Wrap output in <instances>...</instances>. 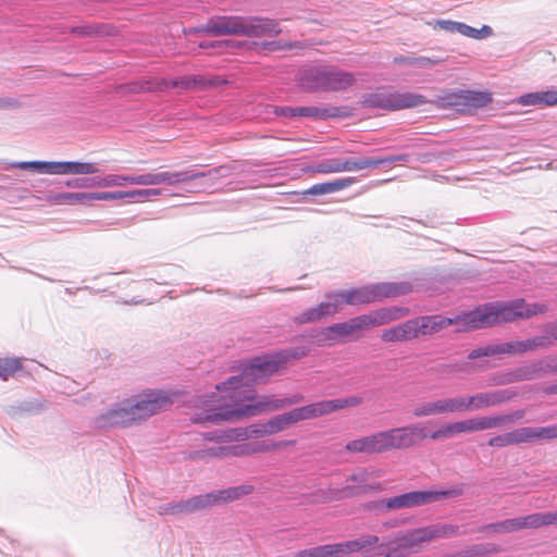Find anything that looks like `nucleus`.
<instances>
[{
    "mask_svg": "<svg viewBox=\"0 0 557 557\" xmlns=\"http://www.w3.org/2000/svg\"><path fill=\"white\" fill-rule=\"evenodd\" d=\"M171 405L169 393L150 389L114 404L95 419V425L98 429L129 426L166 410Z\"/></svg>",
    "mask_w": 557,
    "mask_h": 557,
    "instance_id": "1",
    "label": "nucleus"
},
{
    "mask_svg": "<svg viewBox=\"0 0 557 557\" xmlns=\"http://www.w3.org/2000/svg\"><path fill=\"white\" fill-rule=\"evenodd\" d=\"M224 398L231 404L225 403L218 408L203 410L194 418V421L218 423L285 408L284 398L270 395L257 397L253 391H235L233 394H226Z\"/></svg>",
    "mask_w": 557,
    "mask_h": 557,
    "instance_id": "2",
    "label": "nucleus"
},
{
    "mask_svg": "<svg viewBox=\"0 0 557 557\" xmlns=\"http://www.w3.org/2000/svg\"><path fill=\"white\" fill-rule=\"evenodd\" d=\"M210 36H276L281 33L275 20L255 15H214L199 29Z\"/></svg>",
    "mask_w": 557,
    "mask_h": 557,
    "instance_id": "3",
    "label": "nucleus"
},
{
    "mask_svg": "<svg viewBox=\"0 0 557 557\" xmlns=\"http://www.w3.org/2000/svg\"><path fill=\"white\" fill-rule=\"evenodd\" d=\"M547 307L540 304H528L524 299H515L508 302H490L467 312L468 327L476 330L499 323L513 322L519 319H529L545 312Z\"/></svg>",
    "mask_w": 557,
    "mask_h": 557,
    "instance_id": "4",
    "label": "nucleus"
},
{
    "mask_svg": "<svg viewBox=\"0 0 557 557\" xmlns=\"http://www.w3.org/2000/svg\"><path fill=\"white\" fill-rule=\"evenodd\" d=\"M408 309L401 307H388L373 310L367 314H361L349 319L348 321L335 323L322 329L314 336V341L322 345L325 342L333 341V334L348 336L357 331L369 330L375 326L388 324L393 321L404 318Z\"/></svg>",
    "mask_w": 557,
    "mask_h": 557,
    "instance_id": "5",
    "label": "nucleus"
},
{
    "mask_svg": "<svg viewBox=\"0 0 557 557\" xmlns=\"http://www.w3.org/2000/svg\"><path fill=\"white\" fill-rule=\"evenodd\" d=\"M299 83L308 91H341L351 87L356 78L338 66L315 64L300 72Z\"/></svg>",
    "mask_w": 557,
    "mask_h": 557,
    "instance_id": "6",
    "label": "nucleus"
},
{
    "mask_svg": "<svg viewBox=\"0 0 557 557\" xmlns=\"http://www.w3.org/2000/svg\"><path fill=\"white\" fill-rule=\"evenodd\" d=\"M282 369L275 352L255 357L244 366L239 375L231 376L225 382L218 384L215 388L233 394L235 391H243L240 388L243 386L267 382L270 376L278 373Z\"/></svg>",
    "mask_w": 557,
    "mask_h": 557,
    "instance_id": "7",
    "label": "nucleus"
},
{
    "mask_svg": "<svg viewBox=\"0 0 557 557\" xmlns=\"http://www.w3.org/2000/svg\"><path fill=\"white\" fill-rule=\"evenodd\" d=\"M461 485H455L446 490L438 491H411L387 499L373 500L367 504L370 510L387 512L391 510L409 509L421 507L444 498H451L462 495Z\"/></svg>",
    "mask_w": 557,
    "mask_h": 557,
    "instance_id": "8",
    "label": "nucleus"
},
{
    "mask_svg": "<svg viewBox=\"0 0 557 557\" xmlns=\"http://www.w3.org/2000/svg\"><path fill=\"white\" fill-rule=\"evenodd\" d=\"M411 289L412 286L408 282H382L364 285L359 288L334 292L332 297H335L341 309L343 304L350 306L371 304L384 298L406 295Z\"/></svg>",
    "mask_w": 557,
    "mask_h": 557,
    "instance_id": "9",
    "label": "nucleus"
},
{
    "mask_svg": "<svg viewBox=\"0 0 557 557\" xmlns=\"http://www.w3.org/2000/svg\"><path fill=\"white\" fill-rule=\"evenodd\" d=\"M428 99L420 94L399 92L389 88H377L376 90L366 94L361 98L363 108L381 109L386 111H397L403 109L416 108L423 106Z\"/></svg>",
    "mask_w": 557,
    "mask_h": 557,
    "instance_id": "10",
    "label": "nucleus"
},
{
    "mask_svg": "<svg viewBox=\"0 0 557 557\" xmlns=\"http://www.w3.org/2000/svg\"><path fill=\"white\" fill-rule=\"evenodd\" d=\"M423 543L428 542L422 528L399 531L381 542L376 555L384 557H409L418 552Z\"/></svg>",
    "mask_w": 557,
    "mask_h": 557,
    "instance_id": "11",
    "label": "nucleus"
},
{
    "mask_svg": "<svg viewBox=\"0 0 557 557\" xmlns=\"http://www.w3.org/2000/svg\"><path fill=\"white\" fill-rule=\"evenodd\" d=\"M557 438V424L548 426H523L505 434L492 436L487 445L495 448H503L522 443H534L542 440Z\"/></svg>",
    "mask_w": 557,
    "mask_h": 557,
    "instance_id": "12",
    "label": "nucleus"
},
{
    "mask_svg": "<svg viewBox=\"0 0 557 557\" xmlns=\"http://www.w3.org/2000/svg\"><path fill=\"white\" fill-rule=\"evenodd\" d=\"M539 349H545V342L544 338H541V335L523 341H512L479 347L471 350L468 358L475 360L481 357H493L497 355H523Z\"/></svg>",
    "mask_w": 557,
    "mask_h": 557,
    "instance_id": "13",
    "label": "nucleus"
},
{
    "mask_svg": "<svg viewBox=\"0 0 557 557\" xmlns=\"http://www.w3.org/2000/svg\"><path fill=\"white\" fill-rule=\"evenodd\" d=\"M363 401L360 396H349L346 398L321 400L318 403L309 404L302 407H298L292 410L295 423L302 420H310L319 418L334 411L356 407Z\"/></svg>",
    "mask_w": 557,
    "mask_h": 557,
    "instance_id": "14",
    "label": "nucleus"
},
{
    "mask_svg": "<svg viewBox=\"0 0 557 557\" xmlns=\"http://www.w3.org/2000/svg\"><path fill=\"white\" fill-rule=\"evenodd\" d=\"M467 312L457 314L454 318H447L442 314H432V315H419L414 318L416 329L418 338L424 336H432L436 333H440L442 330L456 325L457 332H466L469 331Z\"/></svg>",
    "mask_w": 557,
    "mask_h": 557,
    "instance_id": "15",
    "label": "nucleus"
},
{
    "mask_svg": "<svg viewBox=\"0 0 557 557\" xmlns=\"http://www.w3.org/2000/svg\"><path fill=\"white\" fill-rule=\"evenodd\" d=\"M227 169L225 166H219L208 172H197L195 170H186L180 172H158V173H146L148 185H175L178 183L189 182L198 180L200 177L210 176L219 177L225 176Z\"/></svg>",
    "mask_w": 557,
    "mask_h": 557,
    "instance_id": "16",
    "label": "nucleus"
},
{
    "mask_svg": "<svg viewBox=\"0 0 557 557\" xmlns=\"http://www.w3.org/2000/svg\"><path fill=\"white\" fill-rule=\"evenodd\" d=\"M202 82L203 78L197 76L181 77L172 81H166L165 78H150L131 83L128 90L132 92H158L169 88L189 89Z\"/></svg>",
    "mask_w": 557,
    "mask_h": 557,
    "instance_id": "17",
    "label": "nucleus"
},
{
    "mask_svg": "<svg viewBox=\"0 0 557 557\" xmlns=\"http://www.w3.org/2000/svg\"><path fill=\"white\" fill-rule=\"evenodd\" d=\"M387 432L392 450L412 447L428 437L425 426L420 423L389 429Z\"/></svg>",
    "mask_w": 557,
    "mask_h": 557,
    "instance_id": "18",
    "label": "nucleus"
},
{
    "mask_svg": "<svg viewBox=\"0 0 557 557\" xmlns=\"http://www.w3.org/2000/svg\"><path fill=\"white\" fill-rule=\"evenodd\" d=\"M445 104L462 110L479 109L492 102V95L486 91L459 90L443 98Z\"/></svg>",
    "mask_w": 557,
    "mask_h": 557,
    "instance_id": "19",
    "label": "nucleus"
},
{
    "mask_svg": "<svg viewBox=\"0 0 557 557\" xmlns=\"http://www.w3.org/2000/svg\"><path fill=\"white\" fill-rule=\"evenodd\" d=\"M516 395V392L511 389H493L467 396L470 411H476L490 407H496L512 399Z\"/></svg>",
    "mask_w": 557,
    "mask_h": 557,
    "instance_id": "20",
    "label": "nucleus"
},
{
    "mask_svg": "<svg viewBox=\"0 0 557 557\" xmlns=\"http://www.w3.org/2000/svg\"><path fill=\"white\" fill-rule=\"evenodd\" d=\"M333 295V293H327L325 301L320 302L313 308L306 309L294 318V322L296 324L315 323L338 312L337 300L335 297H332Z\"/></svg>",
    "mask_w": 557,
    "mask_h": 557,
    "instance_id": "21",
    "label": "nucleus"
},
{
    "mask_svg": "<svg viewBox=\"0 0 557 557\" xmlns=\"http://www.w3.org/2000/svg\"><path fill=\"white\" fill-rule=\"evenodd\" d=\"M476 431H483L480 417L448 423L443 428L432 432L428 435L431 440L449 438L453 435L460 433H472Z\"/></svg>",
    "mask_w": 557,
    "mask_h": 557,
    "instance_id": "22",
    "label": "nucleus"
},
{
    "mask_svg": "<svg viewBox=\"0 0 557 557\" xmlns=\"http://www.w3.org/2000/svg\"><path fill=\"white\" fill-rule=\"evenodd\" d=\"M385 343L411 342L418 339L414 318L386 329L381 334Z\"/></svg>",
    "mask_w": 557,
    "mask_h": 557,
    "instance_id": "23",
    "label": "nucleus"
},
{
    "mask_svg": "<svg viewBox=\"0 0 557 557\" xmlns=\"http://www.w3.org/2000/svg\"><path fill=\"white\" fill-rule=\"evenodd\" d=\"M513 102L522 107H556L557 89L552 88L547 90L523 94L516 98Z\"/></svg>",
    "mask_w": 557,
    "mask_h": 557,
    "instance_id": "24",
    "label": "nucleus"
},
{
    "mask_svg": "<svg viewBox=\"0 0 557 557\" xmlns=\"http://www.w3.org/2000/svg\"><path fill=\"white\" fill-rule=\"evenodd\" d=\"M66 186L72 188H104L123 186L122 175L108 174L104 176H92V177H79L66 181Z\"/></svg>",
    "mask_w": 557,
    "mask_h": 557,
    "instance_id": "25",
    "label": "nucleus"
},
{
    "mask_svg": "<svg viewBox=\"0 0 557 557\" xmlns=\"http://www.w3.org/2000/svg\"><path fill=\"white\" fill-rule=\"evenodd\" d=\"M351 115L348 107H298V116L314 120L348 117Z\"/></svg>",
    "mask_w": 557,
    "mask_h": 557,
    "instance_id": "26",
    "label": "nucleus"
},
{
    "mask_svg": "<svg viewBox=\"0 0 557 557\" xmlns=\"http://www.w3.org/2000/svg\"><path fill=\"white\" fill-rule=\"evenodd\" d=\"M355 183L352 177L336 178L334 181L319 183L301 191L304 196H321L343 190Z\"/></svg>",
    "mask_w": 557,
    "mask_h": 557,
    "instance_id": "27",
    "label": "nucleus"
},
{
    "mask_svg": "<svg viewBox=\"0 0 557 557\" xmlns=\"http://www.w3.org/2000/svg\"><path fill=\"white\" fill-rule=\"evenodd\" d=\"M525 414L524 410H516L509 413L504 414H494V416H483L480 417L482 429L491 430L495 428L505 426L508 424H512L519 420H521Z\"/></svg>",
    "mask_w": 557,
    "mask_h": 557,
    "instance_id": "28",
    "label": "nucleus"
},
{
    "mask_svg": "<svg viewBox=\"0 0 557 557\" xmlns=\"http://www.w3.org/2000/svg\"><path fill=\"white\" fill-rule=\"evenodd\" d=\"M98 172V165L92 162L59 161V175H89Z\"/></svg>",
    "mask_w": 557,
    "mask_h": 557,
    "instance_id": "29",
    "label": "nucleus"
},
{
    "mask_svg": "<svg viewBox=\"0 0 557 557\" xmlns=\"http://www.w3.org/2000/svg\"><path fill=\"white\" fill-rule=\"evenodd\" d=\"M12 168L37 173L59 175V161H16L11 162L9 166H7V169Z\"/></svg>",
    "mask_w": 557,
    "mask_h": 557,
    "instance_id": "30",
    "label": "nucleus"
},
{
    "mask_svg": "<svg viewBox=\"0 0 557 557\" xmlns=\"http://www.w3.org/2000/svg\"><path fill=\"white\" fill-rule=\"evenodd\" d=\"M426 542L437 539H447L458 534V525L449 523H436L422 527Z\"/></svg>",
    "mask_w": 557,
    "mask_h": 557,
    "instance_id": "31",
    "label": "nucleus"
},
{
    "mask_svg": "<svg viewBox=\"0 0 557 557\" xmlns=\"http://www.w3.org/2000/svg\"><path fill=\"white\" fill-rule=\"evenodd\" d=\"M253 486L251 484H242L238 486H232L225 490L215 491L218 503L225 504L228 502H233L242 498L243 496L249 495L253 492Z\"/></svg>",
    "mask_w": 557,
    "mask_h": 557,
    "instance_id": "32",
    "label": "nucleus"
},
{
    "mask_svg": "<svg viewBox=\"0 0 557 557\" xmlns=\"http://www.w3.org/2000/svg\"><path fill=\"white\" fill-rule=\"evenodd\" d=\"M520 517L506 519L499 522L488 523L480 528L481 532H493V533H513L521 531Z\"/></svg>",
    "mask_w": 557,
    "mask_h": 557,
    "instance_id": "33",
    "label": "nucleus"
},
{
    "mask_svg": "<svg viewBox=\"0 0 557 557\" xmlns=\"http://www.w3.org/2000/svg\"><path fill=\"white\" fill-rule=\"evenodd\" d=\"M341 166L342 172H356L377 168V161H375V158L368 157L348 159L341 158Z\"/></svg>",
    "mask_w": 557,
    "mask_h": 557,
    "instance_id": "34",
    "label": "nucleus"
},
{
    "mask_svg": "<svg viewBox=\"0 0 557 557\" xmlns=\"http://www.w3.org/2000/svg\"><path fill=\"white\" fill-rule=\"evenodd\" d=\"M371 472H369L366 468L358 469L351 475L348 476L347 482L356 483V487L359 493H366L373 490H380L381 486L379 483L376 484H368Z\"/></svg>",
    "mask_w": 557,
    "mask_h": 557,
    "instance_id": "35",
    "label": "nucleus"
},
{
    "mask_svg": "<svg viewBox=\"0 0 557 557\" xmlns=\"http://www.w3.org/2000/svg\"><path fill=\"white\" fill-rule=\"evenodd\" d=\"M216 496L218 495H216L215 491H212L207 494L197 495V496H193V497L188 498L187 503H188L189 513L198 511V510L211 508L214 505H219Z\"/></svg>",
    "mask_w": 557,
    "mask_h": 557,
    "instance_id": "36",
    "label": "nucleus"
},
{
    "mask_svg": "<svg viewBox=\"0 0 557 557\" xmlns=\"http://www.w3.org/2000/svg\"><path fill=\"white\" fill-rule=\"evenodd\" d=\"M412 414L417 418L445 414L443 398L416 406L412 410Z\"/></svg>",
    "mask_w": 557,
    "mask_h": 557,
    "instance_id": "37",
    "label": "nucleus"
},
{
    "mask_svg": "<svg viewBox=\"0 0 557 557\" xmlns=\"http://www.w3.org/2000/svg\"><path fill=\"white\" fill-rule=\"evenodd\" d=\"M292 424H295V420L290 410L268 420L265 422V428H268V432L271 435L286 430Z\"/></svg>",
    "mask_w": 557,
    "mask_h": 557,
    "instance_id": "38",
    "label": "nucleus"
},
{
    "mask_svg": "<svg viewBox=\"0 0 557 557\" xmlns=\"http://www.w3.org/2000/svg\"><path fill=\"white\" fill-rule=\"evenodd\" d=\"M522 530L537 529L541 527L550 525V512H535L524 517H520Z\"/></svg>",
    "mask_w": 557,
    "mask_h": 557,
    "instance_id": "39",
    "label": "nucleus"
},
{
    "mask_svg": "<svg viewBox=\"0 0 557 557\" xmlns=\"http://www.w3.org/2000/svg\"><path fill=\"white\" fill-rule=\"evenodd\" d=\"M309 354V348L306 346H298L276 351V358L284 369L289 360H298L306 357Z\"/></svg>",
    "mask_w": 557,
    "mask_h": 557,
    "instance_id": "40",
    "label": "nucleus"
},
{
    "mask_svg": "<svg viewBox=\"0 0 557 557\" xmlns=\"http://www.w3.org/2000/svg\"><path fill=\"white\" fill-rule=\"evenodd\" d=\"M250 435H249V430L248 428H237V429H233V430H230L227 432H225L224 435L222 434H216V433H207L205 435V438L206 440H209V441H218V442H221V441H244L246 438H248Z\"/></svg>",
    "mask_w": 557,
    "mask_h": 557,
    "instance_id": "41",
    "label": "nucleus"
},
{
    "mask_svg": "<svg viewBox=\"0 0 557 557\" xmlns=\"http://www.w3.org/2000/svg\"><path fill=\"white\" fill-rule=\"evenodd\" d=\"M294 557H337V553L335 544H326L299 550Z\"/></svg>",
    "mask_w": 557,
    "mask_h": 557,
    "instance_id": "42",
    "label": "nucleus"
},
{
    "mask_svg": "<svg viewBox=\"0 0 557 557\" xmlns=\"http://www.w3.org/2000/svg\"><path fill=\"white\" fill-rule=\"evenodd\" d=\"M368 437L372 454L392 450L387 430L371 434Z\"/></svg>",
    "mask_w": 557,
    "mask_h": 557,
    "instance_id": "43",
    "label": "nucleus"
},
{
    "mask_svg": "<svg viewBox=\"0 0 557 557\" xmlns=\"http://www.w3.org/2000/svg\"><path fill=\"white\" fill-rule=\"evenodd\" d=\"M443 401L445 414L470 411L467 395H458L455 397L443 398Z\"/></svg>",
    "mask_w": 557,
    "mask_h": 557,
    "instance_id": "44",
    "label": "nucleus"
},
{
    "mask_svg": "<svg viewBox=\"0 0 557 557\" xmlns=\"http://www.w3.org/2000/svg\"><path fill=\"white\" fill-rule=\"evenodd\" d=\"M53 200L59 205L90 203V193H61Z\"/></svg>",
    "mask_w": 557,
    "mask_h": 557,
    "instance_id": "45",
    "label": "nucleus"
},
{
    "mask_svg": "<svg viewBox=\"0 0 557 557\" xmlns=\"http://www.w3.org/2000/svg\"><path fill=\"white\" fill-rule=\"evenodd\" d=\"M311 171L319 174L342 173L341 158L323 159L317 162Z\"/></svg>",
    "mask_w": 557,
    "mask_h": 557,
    "instance_id": "46",
    "label": "nucleus"
},
{
    "mask_svg": "<svg viewBox=\"0 0 557 557\" xmlns=\"http://www.w3.org/2000/svg\"><path fill=\"white\" fill-rule=\"evenodd\" d=\"M157 511L161 516H165V515L174 516V515H181V513L188 515L189 508H188L187 499H185V500H180V502L162 504V505L158 506Z\"/></svg>",
    "mask_w": 557,
    "mask_h": 557,
    "instance_id": "47",
    "label": "nucleus"
},
{
    "mask_svg": "<svg viewBox=\"0 0 557 557\" xmlns=\"http://www.w3.org/2000/svg\"><path fill=\"white\" fill-rule=\"evenodd\" d=\"M21 368L22 363L18 358H0V380L7 381Z\"/></svg>",
    "mask_w": 557,
    "mask_h": 557,
    "instance_id": "48",
    "label": "nucleus"
},
{
    "mask_svg": "<svg viewBox=\"0 0 557 557\" xmlns=\"http://www.w3.org/2000/svg\"><path fill=\"white\" fill-rule=\"evenodd\" d=\"M459 34L469 38L484 39L493 35V29L488 25H483L481 28H474L470 25L462 23Z\"/></svg>",
    "mask_w": 557,
    "mask_h": 557,
    "instance_id": "49",
    "label": "nucleus"
},
{
    "mask_svg": "<svg viewBox=\"0 0 557 557\" xmlns=\"http://www.w3.org/2000/svg\"><path fill=\"white\" fill-rule=\"evenodd\" d=\"M512 383H518L517 375H516V369H509L502 372H496L493 374V376L490 379L488 385L490 386H500V385H508Z\"/></svg>",
    "mask_w": 557,
    "mask_h": 557,
    "instance_id": "50",
    "label": "nucleus"
},
{
    "mask_svg": "<svg viewBox=\"0 0 557 557\" xmlns=\"http://www.w3.org/2000/svg\"><path fill=\"white\" fill-rule=\"evenodd\" d=\"M528 367L530 370V381L549 375L545 357L529 362Z\"/></svg>",
    "mask_w": 557,
    "mask_h": 557,
    "instance_id": "51",
    "label": "nucleus"
},
{
    "mask_svg": "<svg viewBox=\"0 0 557 557\" xmlns=\"http://www.w3.org/2000/svg\"><path fill=\"white\" fill-rule=\"evenodd\" d=\"M335 547L337 557H344L351 553H358L363 549L359 537L344 543H335Z\"/></svg>",
    "mask_w": 557,
    "mask_h": 557,
    "instance_id": "52",
    "label": "nucleus"
},
{
    "mask_svg": "<svg viewBox=\"0 0 557 557\" xmlns=\"http://www.w3.org/2000/svg\"><path fill=\"white\" fill-rule=\"evenodd\" d=\"M242 44L239 41H235L232 39H225V40H203L199 44V47L201 49H213V50H222L227 48H238Z\"/></svg>",
    "mask_w": 557,
    "mask_h": 557,
    "instance_id": "53",
    "label": "nucleus"
},
{
    "mask_svg": "<svg viewBox=\"0 0 557 557\" xmlns=\"http://www.w3.org/2000/svg\"><path fill=\"white\" fill-rule=\"evenodd\" d=\"M191 459H205L207 457L224 458L227 457L225 454V446L211 447L208 449H201L193 451L189 456Z\"/></svg>",
    "mask_w": 557,
    "mask_h": 557,
    "instance_id": "54",
    "label": "nucleus"
},
{
    "mask_svg": "<svg viewBox=\"0 0 557 557\" xmlns=\"http://www.w3.org/2000/svg\"><path fill=\"white\" fill-rule=\"evenodd\" d=\"M123 198H129L128 190L127 191H97L90 193V203L92 201H111Z\"/></svg>",
    "mask_w": 557,
    "mask_h": 557,
    "instance_id": "55",
    "label": "nucleus"
},
{
    "mask_svg": "<svg viewBox=\"0 0 557 557\" xmlns=\"http://www.w3.org/2000/svg\"><path fill=\"white\" fill-rule=\"evenodd\" d=\"M345 449L350 453L372 454L368 436L348 442Z\"/></svg>",
    "mask_w": 557,
    "mask_h": 557,
    "instance_id": "56",
    "label": "nucleus"
},
{
    "mask_svg": "<svg viewBox=\"0 0 557 557\" xmlns=\"http://www.w3.org/2000/svg\"><path fill=\"white\" fill-rule=\"evenodd\" d=\"M541 338H544L545 349L552 347L557 342V322L547 324Z\"/></svg>",
    "mask_w": 557,
    "mask_h": 557,
    "instance_id": "57",
    "label": "nucleus"
},
{
    "mask_svg": "<svg viewBox=\"0 0 557 557\" xmlns=\"http://www.w3.org/2000/svg\"><path fill=\"white\" fill-rule=\"evenodd\" d=\"M410 160V156L407 153H399V154H392L387 157L382 158H375V161H377V166L384 165V164H393L395 162H408Z\"/></svg>",
    "mask_w": 557,
    "mask_h": 557,
    "instance_id": "58",
    "label": "nucleus"
},
{
    "mask_svg": "<svg viewBox=\"0 0 557 557\" xmlns=\"http://www.w3.org/2000/svg\"><path fill=\"white\" fill-rule=\"evenodd\" d=\"M162 190L159 188H150V189H136V190H128L129 198H143L147 199L150 197L159 196L161 195Z\"/></svg>",
    "mask_w": 557,
    "mask_h": 557,
    "instance_id": "59",
    "label": "nucleus"
},
{
    "mask_svg": "<svg viewBox=\"0 0 557 557\" xmlns=\"http://www.w3.org/2000/svg\"><path fill=\"white\" fill-rule=\"evenodd\" d=\"M226 456H244L251 454L250 444L225 446Z\"/></svg>",
    "mask_w": 557,
    "mask_h": 557,
    "instance_id": "60",
    "label": "nucleus"
},
{
    "mask_svg": "<svg viewBox=\"0 0 557 557\" xmlns=\"http://www.w3.org/2000/svg\"><path fill=\"white\" fill-rule=\"evenodd\" d=\"M462 22H456L450 20H438L436 25L448 33H460Z\"/></svg>",
    "mask_w": 557,
    "mask_h": 557,
    "instance_id": "61",
    "label": "nucleus"
},
{
    "mask_svg": "<svg viewBox=\"0 0 557 557\" xmlns=\"http://www.w3.org/2000/svg\"><path fill=\"white\" fill-rule=\"evenodd\" d=\"M274 113L286 119L298 117V107H275Z\"/></svg>",
    "mask_w": 557,
    "mask_h": 557,
    "instance_id": "62",
    "label": "nucleus"
},
{
    "mask_svg": "<svg viewBox=\"0 0 557 557\" xmlns=\"http://www.w3.org/2000/svg\"><path fill=\"white\" fill-rule=\"evenodd\" d=\"M438 63H440L438 60L431 59V58H428V57H417V58H412L410 60V65H414V66H418V67H431V66H434V65H436Z\"/></svg>",
    "mask_w": 557,
    "mask_h": 557,
    "instance_id": "63",
    "label": "nucleus"
},
{
    "mask_svg": "<svg viewBox=\"0 0 557 557\" xmlns=\"http://www.w3.org/2000/svg\"><path fill=\"white\" fill-rule=\"evenodd\" d=\"M72 33L81 35V36H90L94 34H100V29L98 26L83 25V26L73 27Z\"/></svg>",
    "mask_w": 557,
    "mask_h": 557,
    "instance_id": "64",
    "label": "nucleus"
}]
</instances>
